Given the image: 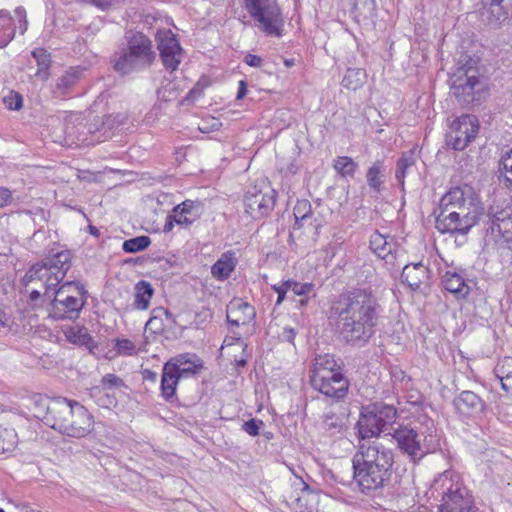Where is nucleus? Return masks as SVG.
<instances>
[{
  "label": "nucleus",
  "mask_w": 512,
  "mask_h": 512,
  "mask_svg": "<svg viewBox=\"0 0 512 512\" xmlns=\"http://www.w3.org/2000/svg\"><path fill=\"white\" fill-rule=\"evenodd\" d=\"M381 306L366 289H354L340 296L332 307L342 339L351 346L363 347L375 333Z\"/></svg>",
  "instance_id": "1"
},
{
  "label": "nucleus",
  "mask_w": 512,
  "mask_h": 512,
  "mask_svg": "<svg viewBox=\"0 0 512 512\" xmlns=\"http://www.w3.org/2000/svg\"><path fill=\"white\" fill-rule=\"evenodd\" d=\"M353 479L361 492L369 494L389 482L394 464L393 451L377 441L361 443L352 458Z\"/></svg>",
  "instance_id": "2"
},
{
  "label": "nucleus",
  "mask_w": 512,
  "mask_h": 512,
  "mask_svg": "<svg viewBox=\"0 0 512 512\" xmlns=\"http://www.w3.org/2000/svg\"><path fill=\"white\" fill-rule=\"evenodd\" d=\"M451 94L463 107L479 105L482 101L486 84L480 78L477 60L467 54H462L455 71L449 78Z\"/></svg>",
  "instance_id": "3"
},
{
  "label": "nucleus",
  "mask_w": 512,
  "mask_h": 512,
  "mask_svg": "<svg viewBox=\"0 0 512 512\" xmlns=\"http://www.w3.org/2000/svg\"><path fill=\"white\" fill-rule=\"evenodd\" d=\"M155 59L151 40L141 32L127 36V44L111 56L116 73L126 76L148 68Z\"/></svg>",
  "instance_id": "4"
},
{
  "label": "nucleus",
  "mask_w": 512,
  "mask_h": 512,
  "mask_svg": "<svg viewBox=\"0 0 512 512\" xmlns=\"http://www.w3.org/2000/svg\"><path fill=\"white\" fill-rule=\"evenodd\" d=\"M432 488L441 495L440 512H478L462 477L446 470L434 480Z\"/></svg>",
  "instance_id": "5"
},
{
  "label": "nucleus",
  "mask_w": 512,
  "mask_h": 512,
  "mask_svg": "<svg viewBox=\"0 0 512 512\" xmlns=\"http://www.w3.org/2000/svg\"><path fill=\"white\" fill-rule=\"evenodd\" d=\"M72 266V253L70 250H53L41 262L34 264L26 273L25 278L30 281L43 283V296L51 298L50 290L57 288Z\"/></svg>",
  "instance_id": "6"
},
{
  "label": "nucleus",
  "mask_w": 512,
  "mask_h": 512,
  "mask_svg": "<svg viewBox=\"0 0 512 512\" xmlns=\"http://www.w3.org/2000/svg\"><path fill=\"white\" fill-rule=\"evenodd\" d=\"M57 415L52 429L72 438H84L94 429L92 414L80 403L63 399L54 410Z\"/></svg>",
  "instance_id": "7"
},
{
  "label": "nucleus",
  "mask_w": 512,
  "mask_h": 512,
  "mask_svg": "<svg viewBox=\"0 0 512 512\" xmlns=\"http://www.w3.org/2000/svg\"><path fill=\"white\" fill-rule=\"evenodd\" d=\"M396 418L397 411L392 405L375 402L363 406L356 424L359 438L366 440L387 432L395 423Z\"/></svg>",
  "instance_id": "8"
},
{
  "label": "nucleus",
  "mask_w": 512,
  "mask_h": 512,
  "mask_svg": "<svg viewBox=\"0 0 512 512\" xmlns=\"http://www.w3.org/2000/svg\"><path fill=\"white\" fill-rule=\"evenodd\" d=\"M244 7L259 31L270 37L283 36L285 21L277 0H244Z\"/></svg>",
  "instance_id": "9"
},
{
  "label": "nucleus",
  "mask_w": 512,
  "mask_h": 512,
  "mask_svg": "<svg viewBox=\"0 0 512 512\" xmlns=\"http://www.w3.org/2000/svg\"><path fill=\"white\" fill-rule=\"evenodd\" d=\"M439 210L456 211L460 214H476L477 218L481 215V206L479 198L474 189L465 184L451 188L440 200Z\"/></svg>",
  "instance_id": "10"
},
{
  "label": "nucleus",
  "mask_w": 512,
  "mask_h": 512,
  "mask_svg": "<svg viewBox=\"0 0 512 512\" xmlns=\"http://www.w3.org/2000/svg\"><path fill=\"white\" fill-rule=\"evenodd\" d=\"M479 120L476 116L463 114L453 120L446 134V144L456 151L464 150L476 137Z\"/></svg>",
  "instance_id": "11"
},
{
  "label": "nucleus",
  "mask_w": 512,
  "mask_h": 512,
  "mask_svg": "<svg viewBox=\"0 0 512 512\" xmlns=\"http://www.w3.org/2000/svg\"><path fill=\"white\" fill-rule=\"evenodd\" d=\"M51 298L44 297L50 301L49 317L54 320H76L83 309L86 299L75 296H63V291L50 290Z\"/></svg>",
  "instance_id": "12"
},
{
  "label": "nucleus",
  "mask_w": 512,
  "mask_h": 512,
  "mask_svg": "<svg viewBox=\"0 0 512 512\" xmlns=\"http://www.w3.org/2000/svg\"><path fill=\"white\" fill-rule=\"evenodd\" d=\"M486 217L487 231L498 236L507 248L512 249V207L491 205Z\"/></svg>",
  "instance_id": "13"
},
{
  "label": "nucleus",
  "mask_w": 512,
  "mask_h": 512,
  "mask_svg": "<svg viewBox=\"0 0 512 512\" xmlns=\"http://www.w3.org/2000/svg\"><path fill=\"white\" fill-rule=\"evenodd\" d=\"M155 38L165 70L168 72L176 71L184 57V50L175 34L169 29H164L159 30Z\"/></svg>",
  "instance_id": "14"
},
{
  "label": "nucleus",
  "mask_w": 512,
  "mask_h": 512,
  "mask_svg": "<svg viewBox=\"0 0 512 512\" xmlns=\"http://www.w3.org/2000/svg\"><path fill=\"white\" fill-rule=\"evenodd\" d=\"M478 221L476 214L469 216V213L440 210L436 217V229L442 234L466 235Z\"/></svg>",
  "instance_id": "15"
},
{
  "label": "nucleus",
  "mask_w": 512,
  "mask_h": 512,
  "mask_svg": "<svg viewBox=\"0 0 512 512\" xmlns=\"http://www.w3.org/2000/svg\"><path fill=\"white\" fill-rule=\"evenodd\" d=\"M275 200L273 190L266 187V191L251 187L244 196L245 211L253 219H261L266 216L274 207Z\"/></svg>",
  "instance_id": "16"
},
{
  "label": "nucleus",
  "mask_w": 512,
  "mask_h": 512,
  "mask_svg": "<svg viewBox=\"0 0 512 512\" xmlns=\"http://www.w3.org/2000/svg\"><path fill=\"white\" fill-rule=\"evenodd\" d=\"M21 34L27 30L26 11L23 7L14 10V17L9 12L0 11V49L7 46L14 38L16 30Z\"/></svg>",
  "instance_id": "17"
},
{
  "label": "nucleus",
  "mask_w": 512,
  "mask_h": 512,
  "mask_svg": "<svg viewBox=\"0 0 512 512\" xmlns=\"http://www.w3.org/2000/svg\"><path fill=\"white\" fill-rule=\"evenodd\" d=\"M392 436L397 442L399 450L414 463L423 459V450L420 447V434L417 430L408 426H400L394 431Z\"/></svg>",
  "instance_id": "18"
},
{
  "label": "nucleus",
  "mask_w": 512,
  "mask_h": 512,
  "mask_svg": "<svg viewBox=\"0 0 512 512\" xmlns=\"http://www.w3.org/2000/svg\"><path fill=\"white\" fill-rule=\"evenodd\" d=\"M312 387L335 400H341L346 397L349 389V381L343 374H331V376L311 379Z\"/></svg>",
  "instance_id": "19"
},
{
  "label": "nucleus",
  "mask_w": 512,
  "mask_h": 512,
  "mask_svg": "<svg viewBox=\"0 0 512 512\" xmlns=\"http://www.w3.org/2000/svg\"><path fill=\"white\" fill-rule=\"evenodd\" d=\"M63 399L64 398L49 399L42 396L35 397L32 401V407L30 408L31 412L35 418L52 428L57 417V415L54 414V410L57 409V406L62 405Z\"/></svg>",
  "instance_id": "20"
},
{
  "label": "nucleus",
  "mask_w": 512,
  "mask_h": 512,
  "mask_svg": "<svg viewBox=\"0 0 512 512\" xmlns=\"http://www.w3.org/2000/svg\"><path fill=\"white\" fill-rule=\"evenodd\" d=\"M92 133L91 125H87L82 121L75 123L67 120L64 124L65 142L69 146H88L94 144L95 140L89 136Z\"/></svg>",
  "instance_id": "21"
},
{
  "label": "nucleus",
  "mask_w": 512,
  "mask_h": 512,
  "mask_svg": "<svg viewBox=\"0 0 512 512\" xmlns=\"http://www.w3.org/2000/svg\"><path fill=\"white\" fill-rule=\"evenodd\" d=\"M454 406L462 415L471 417H476L485 410V402L479 395L470 390L462 391L454 399Z\"/></svg>",
  "instance_id": "22"
},
{
  "label": "nucleus",
  "mask_w": 512,
  "mask_h": 512,
  "mask_svg": "<svg viewBox=\"0 0 512 512\" xmlns=\"http://www.w3.org/2000/svg\"><path fill=\"white\" fill-rule=\"evenodd\" d=\"M174 364L176 373L180 378L197 375L203 368V361L192 353H183L170 358L165 364Z\"/></svg>",
  "instance_id": "23"
},
{
  "label": "nucleus",
  "mask_w": 512,
  "mask_h": 512,
  "mask_svg": "<svg viewBox=\"0 0 512 512\" xmlns=\"http://www.w3.org/2000/svg\"><path fill=\"white\" fill-rule=\"evenodd\" d=\"M370 248L375 254L385 261L386 264L395 266L396 252L393 239H388L379 232L372 234L370 238Z\"/></svg>",
  "instance_id": "24"
},
{
  "label": "nucleus",
  "mask_w": 512,
  "mask_h": 512,
  "mask_svg": "<svg viewBox=\"0 0 512 512\" xmlns=\"http://www.w3.org/2000/svg\"><path fill=\"white\" fill-rule=\"evenodd\" d=\"M254 315V308L242 300H234L227 307V322L234 326L249 323Z\"/></svg>",
  "instance_id": "25"
},
{
  "label": "nucleus",
  "mask_w": 512,
  "mask_h": 512,
  "mask_svg": "<svg viewBox=\"0 0 512 512\" xmlns=\"http://www.w3.org/2000/svg\"><path fill=\"white\" fill-rule=\"evenodd\" d=\"M428 278L429 269L422 262L405 265L401 273L402 282L406 283L412 290L419 289Z\"/></svg>",
  "instance_id": "26"
},
{
  "label": "nucleus",
  "mask_w": 512,
  "mask_h": 512,
  "mask_svg": "<svg viewBox=\"0 0 512 512\" xmlns=\"http://www.w3.org/2000/svg\"><path fill=\"white\" fill-rule=\"evenodd\" d=\"M420 447L423 450V458L430 453H434L440 449L441 436L431 419H426L425 427L419 432Z\"/></svg>",
  "instance_id": "27"
},
{
  "label": "nucleus",
  "mask_w": 512,
  "mask_h": 512,
  "mask_svg": "<svg viewBox=\"0 0 512 512\" xmlns=\"http://www.w3.org/2000/svg\"><path fill=\"white\" fill-rule=\"evenodd\" d=\"M174 364H164L161 375V396L168 402H172L176 396V388L181 379L177 373Z\"/></svg>",
  "instance_id": "28"
},
{
  "label": "nucleus",
  "mask_w": 512,
  "mask_h": 512,
  "mask_svg": "<svg viewBox=\"0 0 512 512\" xmlns=\"http://www.w3.org/2000/svg\"><path fill=\"white\" fill-rule=\"evenodd\" d=\"M238 260L234 251H226L211 267V275L218 281L228 279L236 268Z\"/></svg>",
  "instance_id": "29"
},
{
  "label": "nucleus",
  "mask_w": 512,
  "mask_h": 512,
  "mask_svg": "<svg viewBox=\"0 0 512 512\" xmlns=\"http://www.w3.org/2000/svg\"><path fill=\"white\" fill-rule=\"evenodd\" d=\"M310 372V380L321 376L328 377L331 374H342L334 356L330 354L317 355Z\"/></svg>",
  "instance_id": "30"
},
{
  "label": "nucleus",
  "mask_w": 512,
  "mask_h": 512,
  "mask_svg": "<svg viewBox=\"0 0 512 512\" xmlns=\"http://www.w3.org/2000/svg\"><path fill=\"white\" fill-rule=\"evenodd\" d=\"M174 315L164 307H156L152 310V315L146 323V328L154 333H161L167 327L175 324Z\"/></svg>",
  "instance_id": "31"
},
{
  "label": "nucleus",
  "mask_w": 512,
  "mask_h": 512,
  "mask_svg": "<svg viewBox=\"0 0 512 512\" xmlns=\"http://www.w3.org/2000/svg\"><path fill=\"white\" fill-rule=\"evenodd\" d=\"M198 205L192 200H185L175 206L172 210V216L176 218V224L188 227L199 216Z\"/></svg>",
  "instance_id": "32"
},
{
  "label": "nucleus",
  "mask_w": 512,
  "mask_h": 512,
  "mask_svg": "<svg viewBox=\"0 0 512 512\" xmlns=\"http://www.w3.org/2000/svg\"><path fill=\"white\" fill-rule=\"evenodd\" d=\"M63 333L67 341L78 346H84L89 351L97 347V343L88 333L87 328L80 326H67L63 328Z\"/></svg>",
  "instance_id": "33"
},
{
  "label": "nucleus",
  "mask_w": 512,
  "mask_h": 512,
  "mask_svg": "<svg viewBox=\"0 0 512 512\" xmlns=\"http://www.w3.org/2000/svg\"><path fill=\"white\" fill-rule=\"evenodd\" d=\"M442 285L445 290L459 297H464L469 292V287L465 280L456 272L447 271L442 277Z\"/></svg>",
  "instance_id": "34"
},
{
  "label": "nucleus",
  "mask_w": 512,
  "mask_h": 512,
  "mask_svg": "<svg viewBox=\"0 0 512 512\" xmlns=\"http://www.w3.org/2000/svg\"><path fill=\"white\" fill-rule=\"evenodd\" d=\"M386 168L383 160H376L366 173L367 184L371 190L379 193L384 183Z\"/></svg>",
  "instance_id": "35"
},
{
  "label": "nucleus",
  "mask_w": 512,
  "mask_h": 512,
  "mask_svg": "<svg viewBox=\"0 0 512 512\" xmlns=\"http://www.w3.org/2000/svg\"><path fill=\"white\" fill-rule=\"evenodd\" d=\"M31 55L37 63V71L35 77L41 81H46L50 76V66L52 63L51 55L44 48H35Z\"/></svg>",
  "instance_id": "36"
},
{
  "label": "nucleus",
  "mask_w": 512,
  "mask_h": 512,
  "mask_svg": "<svg viewBox=\"0 0 512 512\" xmlns=\"http://www.w3.org/2000/svg\"><path fill=\"white\" fill-rule=\"evenodd\" d=\"M416 164V157L414 149L409 151H405L401 154L400 158L397 160L395 178L401 188H404L405 177L410 168H412Z\"/></svg>",
  "instance_id": "37"
},
{
  "label": "nucleus",
  "mask_w": 512,
  "mask_h": 512,
  "mask_svg": "<svg viewBox=\"0 0 512 512\" xmlns=\"http://www.w3.org/2000/svg\"><path fill=\"white\" fill-rule=\"evenodd\" d=\"M154 294L151 284L145 280L139 281L135 286L134 306L138 310H146Z\"/></svg>",
  "instance_id": "38"
},
{
  "label": "nucleus",
  "mask_w": 512,
  "mask_h": 512,
  "mask_svg": "<svg viewBox=\"0 0 512 512\" xmlns=\"http://www.w3.org/2000/svg\"><path fill=\"white\" fill-rule=\"evenodd\" d=\"M512 0H485V4L489 6L488 12L491 21L501 23L506 20L509 14Z\"/></svg>",
  "instance_id": "39"
},
{
  "label": "nucleus",
  "mask_w": 512,
  "mask_h": 512,
  "mask_svg": "<svg viewBox=\"0 0 512 512\" xmlns=\"http://www.w3.org/2000/svg\"><path fill=\"white\" fill-rule=\"evenodd\" d=\"M83 69L72 67L57 79L56 90L61 95H65L79 81Z\"/></svg>",
  "instance_id": "40"
},
{
  "label": "nucleus",
  "mask_w": 512,
  "mask_h": 512,
  "mask_svg": "<svg viewBox=\"0 0 512 512\" xmlns=\"http://www.w3.org/2000/svg\"><path fill=\"white\" fill-rule=\"evenodd\" d=\"M313 208L311 202L306 199L296 202L293 209V215L295 217L294 228L300 229L306 226L307 222L311 220Z\"/></svg>",
  "instance_id": "41"
},
{
  "label": "nucleus",
  "mask_w": 512,
  "mask_h": 512,
  "mask_svg": "<svg viewBox=\"0 0 512 512\" xmlns=\"http://www.w3.org/2000/svg\"><path fill=\"white\" fill-rule=\"evenodd\" d=\"M353 13L358 22L373 19L376 16V1L355 0Z\"/></svg>",
  "instance_id": "42"
},
{
  "label": "nucleus",
  "mask_w": 512,
  "mask_h": 512,
  "mask_svg": "<svg viewBox=\"0 0 512 512\" xmlns=\"http://www.w3.org/2000/svg\"><path fill=\"white\" fill-rule=\"evenodd\" d=\"M366 73L360 68H348L342 80V85L349 90L360 88L365 79Z\"/></svg>",
  "instance_id": "43"
},
{
  "label": "nucleus",
  "mask_w": 512,
  "mask_h": 512,
  "mask_svg": "<svg viewBox=\"0 0 512 512\" xmlns=\"http://www.w3.org/2000/svg\"><path fill=\"white\" fill-rule=\"evenodd\" d=\"M333 167L342 177H353L358 164L348 156H338L334 159Z\"/></svg>",
  "instance_id": "44"
},
{
  "label": "nucleus",
  "mask_w": 512,
  "mask_h": 512,
  "mask_svg": "<svg viewBox=\"0 0 512 512\" xmlns=\"http://www.w3.org/2000/svg\"><path fill=\"white\" fill-rule=\"evenodd\" d=\"M151 244V239L148 236L142 235L125 240L122 244V249L126 253H137L145 250Z\"/></svg>",
  "instance_id": "45"
},
{
  "label": "nucleus",
  "mask_w": 512,
  "mask_h": 512,
  "mask_svg": "<svg viewBox=\"0 0 512 512\" xmlns=\"http://www.w3.org/2000/svg\"><path fill=\"white\" fill-rule=\"evenodd\" d=\"M326 219L323 213V206L319 201L315 202V207L313 208L311 220H309L306 226L311 227L313 229V235L317 237L319 235V230L325 225Z\"/></svg>",
  "instance_id": "46"
},
{
  "label": "nucleus",
  "mask_w": 512,
  "mask_h": 512,
  "mask_svg": "<svg viewBox=\"0 0 512 512\" xmlns=\"http://www.w3.org/2000/svg\"><path fill=\"white\" fill-rule=\"evenodd\" d=\"M499 170L503 176L504 185L512 191V150L502 156Z\"/></svg>",
  "instance_id": "47"
},
{
  "label": "nucleus",
  "mask_w": 512,
  "mask_h": 512,
  "mask_svg": "<svg viewBox=\"0 0 512 512\" xmlns=\"http://www.w3.org/2000/svg\"><path fill=\"white\" fill-rule=\"evenodd\" d=\"M54 291H63V296H75L86 299L87 290L84 285L77 281H67Z\"/></svg>",
  "instance_id": "48"
},
{
  "label": "nucleus",
  "mask_w": 512,
  "mask_h": 512,
  "mask_svg": "<svg viewBox=\"0 0 512 512\" xmlns=\"http://www.w3.org/2000/svg\"><path fill=\"white\" fill-rule=\"evenodd\" d=\"M494 373L499 380H509L512 378V357L500 359L494 368Z\"/></svg>",
  "instance_id": "49"
},
{
  "label": "nucleus",
  "mask_w": 512,
  "mask_h": 512,
  "mask_svg": "<svg viewBox=\"0 0 512 512\" xmlns=\"http://www.w3.org/2000/svg\"><path fill=\"white\" fill-rule=\"evenodd\" d=\"M323 428L331 435L339 433L342 428V419L333 412L324 415Z\"/></svg>",
  "instance_id": "50"
},
{
  "label": "nucleus",
  "mask_w": 512,
  "mask_h": 512,
  "mask_svg": "<svg viewBox=\"0 0 512 512\" xmlns=\"http://www.w3.org/2000/svg\"><path fill=\"white\" fill-rule=\"evenodd\" d=\"M289 292L291 291L295 296H308L314 288L313 283H299L293 279L287 280Z\"/></svg>",
  "instance_id": "51"
},
{
  "label": "nucleus",
  "mask_w": 512,
  "mask_h": 512,
  "mask_svg": "<svg viewBox=\"0 0 512 512\" xmlns=\"http://www.w3.org/2000/svg\"><path fill=\"white\" fill-rule=\"evenodd\" d=\"M16 434L13 431L2 429L0 427V454L5 453L13 449Z\"/></svg>",
  "instance_id": "52"
},
{
  "label": "nucleus",
  "mask_w": 512,
  "mask_h": 512,
  "mask_svg": "<svg viewBox=\"0 0 512 512\" xmlns=\"http://www.w3.org/2000/svg\"><path fill=\"white\" fill-rule=\"evenodd\" d=\"M101 385L103 389H111V388H127L125 382L115 374L108 373L104 375L101 379Z\"/></svg>",
  "instance_id": "53"
},
{
  "label": "nucleus",
  "mask_w": 512,
  "mask_h": 512,
  "mask_svg": "<svg viewBox=\"0 0 512 512\" xmlns=\"http://www.w3.org/2000/svg\"><path fill=\"white\" fill-rule=\"evenodd\" d=\"M115 349L118 354L133 355L135 353V344L129 339H116Z\"/></svg>",
  "instance_id": "54"
},
{
  "label": "nucleus",
  "mask_w": 512,
  "mask_h": 512,
  "mask_svg": "<svg viewBox=\"0 0 512 512\" xmlns=\"http://www.w3.org/2000/svg\"><path fill=\"white\" fill-rule=\"evenodd\" d=\"M261 426H263L262 420L252 418L243 423L242 430H244L250 436L254 437L259 435Z\"/></svg>",
  "instance_id": "55"
},
{
  "label": "nucleus",
  "mask_w": 512,
  "mask_h": 512,
  "mask_svg": "<svg viewBox=\"0 0 512 512\" xmlns=\"http://www.w3.org/2000/svg\"><path fill=\"white\" fill-rule=\"evenodd\" d=\"M4 102L10 110H19L23 105L22 96L17 93L4 98Z\"/></svg>",
  "instance_id": "56"
},
{
  "label": "nucleus",
  "mask_w": 512,
  "mask_h": 512,
  "mask_svg": "<svg viewBox=\"0 0 512 512\" xmlns=\"http://www.w3.org/2000/svg\"><path fill=\"white\" fill-rule=\"evenodd\" d=\"M272 289L278 294L276 304H281L284 301L286 294L289 292L287 280L283 281L279 285H272Z\"/></svg>",
  "instance_id": "57"
},
{
  "label": "nucleus",
  "mask_w": 512,
  "mask_h": 512,
  "mask_svg": "<svg viewBox=\"0 0 512 512\" xmlns=\"http://www.w3.org/2000/svg\"><path fill=\"white\" fill-rule=\"evenodd\" d=\"M244 62L250 67L258 68L261 67L263 60L257 55L248 53L244 57Z\"/></svg>",
  "instance_id": "58"
},
{
  "label": "nucleus",
  "mask_w": 512,
  "mask_h": 512,
  "mask_svg": "<svg viewBox=\"0 0 512 512\" xmlns=\"http://www.w3.org/2000/svg\"><path fill=\"white\" fill-rule=\"evenodd\" d=\"M11 199V193L8 189L0 187V208L6 206Z\"/></svg>",
  "instance_id": "59"
},
{
  "label": "nucleus",
  "mask_w": 512,
  "mask_h": 512,
  "mask_svg": "<svg viewBox=\"0 0 512 512\" xmlns=\"http://www.w3.org/2000/svg\"><path fill=\"white\" fill-rule=\"evenodd\" d=\"M142 378L145 381H151L155 383L157 381V373L150 369H145L142 371Z\"/></svg>",
  "instance_id": "60"
},
{
  "label": "nucleus",
  "mask_w": 512,
  "mask_h": 512,
  "mask_svg": "<svg viewBox=\"0 0 512 512\" xmlns=\"http://www.w3.org/2000/svg\"><path fill=\"white\" fill-rule=\"evenodd\" d=\"M176 223V218H174L172 216V214H169L167 217H166V221H165V224H164V228H163V231L165 233H168L170 231H172L173 227H174V224Z\"/></svg>",
  "instance_id": "61"
},
{
  "label": "nucleus",
  "mask_w": 512,
  "mask_h": 512,
  "mask_svg": "<svg viewBox=\"0 0 512 512\" xmlns=\"http://www.w3.org/2000/svg\"><path fill=\"white\" fill-rule=\"evenodd\" d=\"M246 94H247V83L244 80H241L239 82L236 99L241 100L246 96Z\"/></svg>",
  "instance_id": "62"
},
{
  "label": "nucleus",
  "mask_w": 512,
  "mask_h": 512,
  "mask_svg": "<svg viewBox=\"0 0 512 512\" xmlns=\"http://www.w3.org/2000/svg\"><path fill=\"white\" fill-rule=\"evenodd\" d=\"M117 403L116 401V398L114 396H111V395H106L104 399H101V404L103 406H115Z\"/></svg>",
  "instance_id": "63"
},
{
  "label": "nucleus",
  "mask_w": 512,
  "mask_h": 512,
  "mask_svg": "<svg viewBox=\"0 0 512 512\" xmlns=\"http://www.w3.org/2000/svg\"><path fill=\"white\" fill-rule=\"evenodd\" d=\"M9 325V316L2 310H0V331L3 328H7Z\"/></svg>",
  "instance_id": "64"
}]
</instances>
